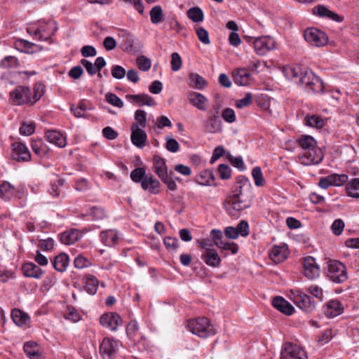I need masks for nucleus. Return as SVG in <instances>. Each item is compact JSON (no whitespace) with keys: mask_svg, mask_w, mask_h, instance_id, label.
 <instances>
[{"mask_svg":"<svg viewBox=\"0 0 359 359\" xmlns=\"http://www.w3.org/2000/svg\"><path fill=\"white\" fill-rule=\"evenodd\" d=\"M43 93V86L40 83L34 84L32 91L29 87L19 86L10 93V100L15 105L33 104L40 100Z\"/></svg>","mask_w":359,"mask_h":359,"instance_id":"nucleus-1","label":"nucleus"},{"mask_svg":"<svg viewBox=\"0 0 359 359\" xmlns=\"http://www.w3.org/2000/svg\"><path fill=\"white\" fill-rule=\"evenodd\" d=\"M189 330L199 337L206 338L215 334V330L207 318H198L189 320L187 323Z\"/></svg>","mask_w":359,"mask_h":359,"instance_id":"nucleus-2","label":"nucleus"},{"mask_svg":"<svg viewBox=\"0 0 359 359\" xmlns=\"http://www.w3.org/2000/svg\"><path fill=\"white\" fill-rule=\"evenodd\" d=\"M327 275L335 283H341L348 279L345 265L336 259H331L327 262Z\"/></svg>","mask_w":359,"mask_h":359,"instance_id":"nucleus-3","label":"nucleus"},{"mask_svg":"<svg viewBox=\"0 0 359 359\" xmlns=\"http://www.w3.org/2000/svg\"><path fill=\"white\" fill-rule=\"evenodd\" d=\"M299 83L304 85L308 92H322L323 90L322 81L311 71L301 72Z\"/></svg>","mask_w":359,"mask_h":359,"instance_id":"nucleus-4","label":"nucleus"},{"mask_svg":"<svg viewBox=\"0 0 359 359\" xmlns=\"http://www.w3.org/2000/svg\"><path fill=\"white\" fill-rule=\"evenodd\" d=\"M57 30L55 22H48L34 29L28 27L27 32L37 37L41 41H48Z\"/></svg>","mask_w":359,"mask_h":359,"instance_id":"nucleus-5","label":"nucleus"},{"mask_svg":"<svg viewBox=\"0 0 359 359\" xmlns=\"http://www.w3.org/2000/svg\"><path fill=\"white\" fill-rule=\"evenodd\" d=\"M304 37L309 44L316 47L323 46L327 42L325 34L316 28L306 29L304 31Z\"/></svg>","mask_w":359,"mask_h":359,"instance_id":"nucleus-6","label":"nucleus"},{"mask_svg":"<svg viewBox=\"0 0 359 359\" xmlns=\"http://www.w3.org/2000/svg\"><path fill=\"white\" fill-rule=\"evenodd\" d=\"M302 164L305 165H315L320 163L323 158L321 150L315 146L310 150H305L299 156Z\"/></svg>","mask_w":359,"mask_h":359,"instance_id":"nucleus-7","label":"nucleus"},{"mask_svg":"<svg viewBox=\"0 0 359 359\" xmlns=\"http://www.w3.org/2000/svg\"><path fill=\"white\" fill-rule=\"evenodd\" d=\"M276 43L269 36L258 37L253 42L254 50L257 54L264 55L269 51L276 48Z\"/></svg>","mask_w":359,"mask_h":359,"instance_id":"nucleus-8","label":"nucleus"},{"mask_svg":"<svg viewBox=\"0 0 359 359\" xmlns=\"http://www.w3.org/2000/svg\"><path fill=\"white\" fill-rule=\"evenodd\" d=\"M225 207L228 212L236 216L237 213L249 207L242 198H238V194L229 196L225 201Z\"/></svg>","mask_w":359,"mask_h":359,"instance_id":"nucleus-9","label":"nucleus"},{"mask_svg":"<svg viewBox=\"0 0 359 359\" xmlns=\"http://www.w3.org/2000/svg\"><path fill=\"white\" fill-rule=\"evenodd\" d=\"M280 359H306L304 350L293 344H285L282 348Z\"/></svg>","mask_w":359,"mask_h":359,"instance_id":"nucleus-10","label":"nucleus"},{"mask_svg":"<svg viewBox=\"0 0 359 359\" xmlns=\"http://www.w3.org/2000/svg\"><path fill=\"white\" fill-rule=\"evenodd\" d=\"M348 182V176L345 174H332L327 177H321L318 185L323 189H327L330 186L340 187Z\"/></svg>","mask_w":359,"mask_h":359,"instance_id":"nucleus-11","label":"nucleus"},{"mask_svg":"<svg viewBox=\"0 0 359 359\" xmlns=\"http://www.w3.org/2000/svg\"><path fill=\"white\" fill-rule=\"evenodd\" d=\"M302 264L304 275L309 279L312 280L320 276V268L313 257H305Z\"/></svg>","mask_w":359,"mask_h":359,"instance_id":"nucleus-12","label":"nucleus"},{"mask_svg":"<svg viewBox=\"0 0 359 359\" xmlns=\"http://www.w3.org/2000/svg\"><path fill=\"white\" fill-rule=\"evenodd\" d=\"M12 158L18 162H27L31 160V154L27 146L22 142H14L12 144Z\"/></svg>","mask_w":359,"mask_h":359,"instance_id":"nucleus-13","label":"nucleus"},{"mask_svg":"<svg viewBox=\"0 0 359 359\" xmlns=\"http://www.w3.org/2000/svg\"><path fill=\"white\" fill-rule=\"evenodd\" d=\"M117 341L105 338L100 346V353L103 359H114L116 355Z\"/></svg>","mask_w":359,"mask_h":359,"instance_id":"nucleus-14","label":"nucleus"},{"mask_svg":"<svg viewBox=\"0 0 359 359\" xmlns=\"http://www.w3.org/2000/svg\"><path fill=\"white\" fill-rule=\"evenodd\" d=\"M100 322L103 327L114 331L121 324L122 320L116 313H107L100 317Z\"/></svg>","mask_w":359,"mask_h":359,"instance_id":"nucleus-15","label":"nucleus"},{"mask_svg":"<svg viewBox=\"0 0 359 359\" xmlns=\"http://www.w3.org/2000/svg\"><path fill=\"white\" fill-rule=\"evenodd\" d=\"M131 131V141L133 144L139 148H143L147 139L146 133L139 128L138 123H133L132 125Z\"/></svg>","mask_w":359,"mask_h":359,"instance_id":"nucleus-16","label":"nucleus"},{"mask_svg":"<svg viewBox=\"0 0 359 359\" xmlns=\"http://www.w3.org/2000/svg\"><path fill=\"white\" fill-rule=\"evenodd\" d=\"M189 102L201 111H206L208 100L203 94L197 92H191L188 94Z\"/></svg>","mask_w":359,"mask_h":359,"instance_id":"nucleus-17","label":"nucleus"},{"mask_svg":"<svg viewBox=\"0 0 359 359\" xmlns=\"http://www.w3.org/2000/svg\"><path fill=\"white\" fill-rule=\"evenodd\" d=\"M294 302L297 306L306 312H310L315 308V304L311 302L309 295L299 293L294 297Z\"/></svg>","mask_w":359,"mask_h":359,"instance_id":"nucleus-18","label":"nucleus"},{"mask_svg":"<svg viewBox=\"0 0 359 359\" xmlns=\"http://www.w3.org/2000/svg\"><path fill=\"white\" fill-rule=\"evenodd\" d=\"M23 274L26 277L40 279L43 273L41 269L32 262L25 263L22 266Z\"/></svg>","mask_w":359,"mask_h":359,"instance_id":"nucleus-19","label":"nucleus"},{"mask_svg":"<svg viewBox=\"0 0 359 359\" xmlns=\"http://www.w3.org/2000/svg\"><path fill=\"white\" fill-rule=\"evenodd\" d=\"M273 306L283 313L290 316L293 313L294 309L290 303L281 297H276L273 299Z\"/></svg>","mask_w":359,"mask_h":359,"instance_id":"nucleus-20","label":"nucleus"},{"mask_svg":"<svg viewBox=\"0 0 359 359\" xmlns=\"http://www.w3.org/2000/svg\"><path fill=\"white\" fill-rule=\"evenodd\" d=\"M187 83L191 88L197 90H203L208 85L207 81L203 76L194 72L188 74Z\"/></svg>","mask_w":359,"mask_h":359,"instance_id":"nucleus-21","label":"nucleus"},{"mask_svg":"<svg viewBox=\"0 0 359 359\" xmlns=\"http://www.w3.org/2000/svg\"><path fill=\"white\" fill-rule=\"evenodd\" d=\"M141 186L144 190L149 189L151 194H157L159 192L160 182L151 174L144 177Z\"/></svg>","mask_w":359,"mask_h":359,"instance_id":"nucleus-22","label":"nucleus"},{"mask_svg":"<svg viewBox=\"0 0 359 359\" xmlns=\"http://www.w3.org/2000/svg\"><path fill=\"white\" fill-rule=\"evenodd\" d=\"M126 332L128 337L134 342H140L144 338V334L140 331L138 323L136 320H131L127 326Z\"/></svg>","mask_w":359,"mask_h":359,"instance_id":"nucleus-23","label":"nucleus"},{"mask_svg":"<svg viewBox=\"0 0 359 359\" xmlns=\"http://www.w3.org/2000/svg\"><path fill=\"white\" fill-rule=\"evenodd\" d=\"M204 262L212 267H218L220 265L221 259L215 250H208L201 256Z\"/></svg>","mask_w":359,"mask_h":359,"instance_id":"nucleus-24","label":"nucleus"},{"mask_svg":"<svg viewBox=\"0 0 359 359\" xmlns=\"http://www.w3.org/2000/svg\"><path fill=\"white\" fill-rule=\"evenodd\" d=\"M47 140L58 147H65L67 144L66 137L57 130H48L46 133Z\"/></svg>","mask_w":359,"mask_h":359,"instance_id":"nucleus-25","label":"nucleus"},{"mask_svg":"<svg viewBox=\"0 0 359 359\" xmlns=\"http://www.w3.org/2000/svg\"><path fill=\"white\" fill-rule=\"evenodd\" d=\"M205 128L206 132L210 133L220 132L222 128V123L219 116L217 114H212L206 121Z\"/></svg>","mask_w":359,"mask_h":359,"instance_id":"nucleus-26","label":"nucleus"},{"mask_svg":"<svg viewBox=\"0 0 359 359\" xmlns=\"http://www.w3.org/2000/svg\"><path fill=\"white\" fill-rule=\"evenodd\" d=\"M343 310L344 308L339 301L332 300L326 304L325 314L328 317L334 318L340 315Z\"/></svg>","mask_w":359,"mask_h":359,"instance_id":"nucleus-27","label":"nucleus"},{"mask_svg":"<svg viewBox=\"0 0 359 359\" xmlns=\"http://www.w3.org/2000/svg\"><path fill=\"white\" fill-rule=\"evenodd\" d=\"M102 242L107 246H114L118 243V236L116 230L109 229L100 233Z\"/></svg>","mask_w":359,"mask_h":359,"instance_id":"nucleus-28","label":"nucleus"},{"mask_svg":"<svg viewBox=\"0 0 359 359\" xmlns=\"http://www.w3.org/2000/svg\"><path fill=\"white\" fill-rule=\"evenodd\" d=\"M126 98L140 105L155 106L156 102L154 98L147 94L127 95Z\"/></svg>","mask_w":359,"mask_h":359,"instance_id":"nucleus-29","label":"nucleus"},{"mask_svg":"<svg viewBox=\"0 0 359 359\" xmlns=\"http://www.w3.org/2000/svg\"><path fill=\"white\" fill-rule=\"evenodd\" d=\"M233 81L238 86H246L249 83L250 74L246 69H238L233 72Z\"/></svg>","mask_w":359,"mask_h":359,"instance_id":"nucleus-30","label":"nucleus"},{"mask_svg":"<svg viewBox=\"0 0 359 359\" xmlns=\"http://www.w3.org/2000/svg\"><path fill=\"white\" fill-rule=\"evenodd\" d=\"M154 171L160 179H165L169 174L165 161L158 155L154 156Z\"/></svg>","mask_w":359,"mask_h":359,"instance_id":"nucleus-31","label":"nucleus"},{"mask_svg":"<svg viewBox=\"0 0 359 359\" xmlns=\"http://www.w3.org/2000/svg\"><path fill=\"white\" fill-rule=\"evenodd\" d=\"M81 233L77 229L67 230L60 235V241L63 244L72 245L77 241Z\"/></svg>","mask_w":359,"mask_h":359,"instance_id":"nucleus-32","label":"nucleus"},{"mask_svg":"<svg viewBox=\"0 0 359 359\" xmlns=\"http://www.w3.org/2000/svg\"><path fill=\"white\" fill-rule=\"evenodd\" d=\"M271 259L276 264L280 263L286 259V249L284 246H274L270 251Z\"/></svg>","mask_w":359,"mask_h":359,"instance_id":"nucleus-33","label":"nucleus"},{"mask_svg":"<svg viewBox=\"0 0 359 359\" xmlns=\"http://www.w3.org/2000/svg\"><path fill=\"white\" fill-rule=\"evenodd\" d=\"M85 283V289L90 294L96 293L99 281L95 276L91 274L86 275L83 278Z\"/></svg>","mask_w":359,"mask_h":359,"instance_id":"nucleus-34","label":"nucleus"},{"mask_svg":"<svg viewBox=\"0 0 359 359\" xmlns=\"http://www.w3.org/2000/svg\"><path fill=\"white\" fill-rule=\"evenodd\" d=\"M11 318L13 322L18 326L25 325L29 322V316L18 309L12 310Z\"/></svg>","mask_w":359,"mask_h":359,"instance_id":"nucleus-35","label":"nucleus"},{"mask_svg":"<svg viewBox=\"0 0 359 359\" xmlns=\"http://www.w3.org/2000/svg\"><path fill=\"white\" fill-rule=\"evenodd\" d=\"M68 264L69 257L65 253H60L57 255L53 262V267L55 270L60 272H64L66 271Z\"/></svg>","mask_w":359,"mask_h":359,"instance_id":"nucleus-36","label":"nucleus"},{"mask_svg":"<svg viewBox=\"0 0 359 359\" xmlns=\"http://www.w3.org/2000/svg\"><path fill=\"white\" fill-rule=\"evenodd\" d=\"M23 349L30 359H41V353L34 341H27L24 344Z\"/></svg>","mask_w":359,"mask_h":359,"instance_id":"nucleus-37","label":"nucleus"},{"mask_svg":"<svg viewBox=\"0 0 359 359\" xmlns=\"http://www.w3.org/2000/svg\"><path fill=\"white\" fill-rule=\"evenodd\" d=\"M313 13L320 17H327L330 19L335 21H340V17L334 12L330 11L327 8L324 6H318L313 8Z\"/></svg>","mask_w":359,"mask_h":359,"instance_id":"nucleus-38","label":"nucleus"},{"mask_svg":"<svg viewBox=\"0 0 359 359\" xmlns=\"http://www.w3.org/2000/svg\"><path fill=\"white\" fill-rule=\"evenodd\" d=\"M297 144L303 149V151H305V150L312 149V148H314L315 146H316V140L310 135L301 136L297 140Z\"/></svg>","mask_w":359,"mask_h":359,"instance_id":"nucleus-39","label":"nucleus"},{"mask_svg":"<svg viewBox=\"0 0 359 359\" xmlns=\"http://www.w3.org/2000/svg\"><path fill=\"white\" fill-rule=\"evenodd\" d=\"M15 191V188L8 182H4L0 184V198L5 201L11 198Z\"/></svg>","mask_w":359,"mask_h":359,"instance_id":"nucleus-40","label":"nucleus"},{"mask_svg":"<svg viewBox=\"0 0 359 359\" xmlns=\"http://www.w3.org/2000/svg\"><path fill=\"white\" fill-rule=\"evenodd\" d=\"M346 188L349 196L359 198V178H355L348 182Z\"/></svg>","mask_w":359,"mask_h":359,"instance_id":"nucleus-41","label":"nucleus"},{"mask_svg":"<svg viewBox=\"0 0 359 359\" xmlns=\"http://www.w3.org/2000/svg\"><path fill=\"white\" fill-rule=\"evenodd\" d=\"M33 151L40 157H43L48 154L46 145L41 140H34L32 143Z\"/></svg>","mask_w":359,"mask_h":359,"instance_id":"nucleus-42","label":"nucleus"},{"mask_svg":"<svg viewBox=\"0 0 359 359\" xmlns=\"http://www.w3.org/2000/svg\"><path fill=\"white\" fill-rule=\"evenodd\" d=\"M301 69L298 66H285L283 68V73L287 79H294L299 76Z\"/></svg>","mask_w":359,"mask_h":359,"instance_id":"nucleus-43","label":"nucleus"},{"mask_svg":"<svg viewBox=\"0 0 359 359\" xmlns=\"http://www.w3.org/2000/svg\"><path fill=\"white\" fill-rule=\"evenodd\" d=\"M151 21L154 24H158L163 20V11L160 6H155L149 12Z\"/></svg>","mask_w":359,"mask_h":359,"instance_id":"nucleus-44","label":"nucleus"},{"mask_svg":"<svg viewBox=\"0 0 359 359\" xmlns=\"http://www.w3.org/2000/svg\"><path fill=\"white\" fill-rule=\"evenodd\" d=\"M187 16L195 22H200L203 20V13L198 7H193L189 9Z\"/></svg>","mask_w":359,"mask_h":359,"instance_id":"nucleus-45","label":"nucleus"},{"mask_svg":"<svg viewBox=\"0 0 359 359\" xmlns=\"http://www.w3.org/2000/svg\"><path fill=\"white\" fill-rule=\"evenodd\" d=\"M305 121L306 124L310 127L322 128L325 126V121L319 116H306Z\"/></svg>","mask_w":359,"mask_h":359,"instance_id":"nucleus-46","label":"nucleus"},{"mask_svg":"<svg viewBox=\"0 0 359 359\" xmlns=\"http://www.w3.org/2000/svg\"><path fill=\"white\" fill-rule=\"evenodd\" d=\"M70 109L76 118H85L86 117V112L87 111V107L83 100H81L79 102L78 106L76 107H74V105H72Z\"/></svg>","mask_w":359,"mask_h":359,"instance_id":"nucleus-47","label":"nucleus"},{"mask_svg":"<svg viewBox=\"0 0 359 359\" xmlns=\"http://www.w3.org/2000/svg\"><path fill=\"white\" fill-rule=\"evenodd\" d=\"M163 243L165 248L170 252H175L179 247L177 238L166 236L163 239Z\"/></svg>","mask_w":359,"mask_h":359,"instance_id":"nucleus-48","label":"nucleus"},{"mask_svg":"<svg viewBox=\"0 0 359 359\" xmlns=\"http://www.w3.org/2000/svg\"><path fill=\"white\" fill-rule=\"evenodd\" d=\"M15 45L17 49L27 53H32V48L34 46V43L22 39L17 41Z\"/></svg>","mask_w":359,"mask_h":359,"instance_id":"nucleus-49","label":"nucleus"},{"mask_svg":"<svg viewBox=\"0 0 359 359\" xmlns=\"http://www.w3.org/2000/svg\"><path fill=\"white\" fill-rule=\"evenodd\" d=\"M136 64L141 71L147 72L151 68V61L145 56L141 55L137 58Z\"/></svg>","mask_w":359,"mask_h":359,"instance_id":"nucleus-50","label":"nucleus"},{"mask_svg":"<svg viewBox=\"0 0 359 359\" xmlns=\"http://www.w3.org/2000/svg\"><path fill=\"white\" fill-rule=\"evenodd\" d=\"M252 176L255 180V184L257 187H262L265 184V180L259 167H255L252 170Z\"/></svg>","mask_w":359,"mask_h":359,"instance_id":"nucleus-51","label":"nucleus"},{"mask_svg":"<svg viewBox=\"0 0 359 359\" xmlns=\"http://www.w3.org/2000/svg\"><path fill=\"white\" fill-rule=\"evenodd\" d=\"M0 65L4 69L15 68L18 66V60L15 57L7 56L1 60Z\"/></svg>","mask_w":359,"mask_h":359,"instance_id":"nucleus-52","label":"nucleus"},{"mask_svg":"<svg viewBox=\"0 0 359 359\" xmlns=\"http://www.w3.org/2000/svg\"><path fill=\"white\" fill-rule=\"evenodd\" d=\"M145 169L144 168H137L133 170L130 173V177L135 182H141L145 176H147Z\"/></svg>","mask_w":359,"mask_h":359,"instance_id":"nucleus-53","label":"nucleus"},{"mask_svg":"<svg viewBox=\"0 0 359 359\" xmlns=\"http://www.w3.org/2000/svg\"><path fill=\"white\" fill-rule=\"evenodd\" d=\"M106 101L110 104L121 108L123 107V101L114 93H107L105 95Z\"/></svg>","mask_w":359,"mask_h":359,"instance_id":"nucleus-54","label":"nucleus"},{"mask_svg":"<svg viewBox=\"0 0 359 359\" xmlns=\"http://www.w3.org/2000/svg\"><path fill=\"white\" fill-rule=\"evenodd\" d=\"M147 114L144 111L138 109L135 114V123H138L139 128H145L147 125Z\"/></svg>","mask_w":359,"mask_h":359,"instance_id":"nucleus-55","label":"nucleus"},{"mask_svg":"<svg viewBox=\"0 0 359 359\" xmlns=\"http://www.w3.org/2000/svg\"><path fill=\"white\" fill-rule=\"evenodd\" d=\"M35 124L33 122L23 123L20 128L21 135L29 136L34 133Z\"/></svg>","mask_w":359,"mask_h":359,"instance_id":"nucleus-56","label":"nucleus"},{"mask_svg":"<svg viewBox=\"0 0 359 359\" xmlns=\"http://www.w3.org/2000/svg\"><path fill=\"white\" fill-rule=\"evenodd\" d=\"M344 226L345 224L344 221L341 219H337L333 222L331 226V229L334 235L339 236L343 232Z\"/></svg>","mask_w":359,"mask_h":359,"instance_id":"nucleus-57","label":"nucleus"},{"mask_svg":"<svg viewBox=\"0 0 359 359\" xmlns=\"http://www.w3.org/2000/svg\"><path fill=\"white\" fill-rule=\"evenodd\" d=\"M171 69L174 72L178 71L182 64V58L177 53H173L171 55Z\"/></svg>","mask_w":359,"mask_h":359,"instance_id":"nucleus-58","label":"nucleus"},{"mask_svg":"<svg viewBox=\"0 0 359 359\" xmlns=\"http://www.w3.org/2000/svg\"><path fill=\"white\" fill-rule=\"evenodd\" d=\"M74 266L77 269H83L91 265V262L82 255H78L74 262Z\"/></svg>","mask_w":359,"mask_h":359,"instance_id":"nucleus-59","label":"nucleus"},{"mask_svg":"<svg viewBox=\"0 0 359 359\" xmlns=\"http://www.w3.org/2000/svg\"><path fill=\"white\" fill-rule=\"evenodd\" d=\"M166 145L165 147L167 150H168L170 152L175 153L177 152L180 149V145L177 141L172 137H166Z\"/></svg>","mask_w":359,"mask_h":359,"instance_id":"nucleus-60","label":"nucleus"},{"mask_svg":"<svg viewBox=\"0 0 359 359\" xmlns=\"http://www.w3.org/2000/svg\"><path fill=\"white\" fill-rule=\"evenodd\" d=\"M252 100V95L250 93H247L243 98L236 101V107L238 109L248 107L251 104Z\"/></svg>","mask_w":359,"mask_h":359,"instance_id":"nucleus-61","label":"nucleus"},{"mask_svg":"<svg viewBox=\"0 0 359 359\" xmlns=\"http://www.w3.org/2000/svg\"><path fill=\"white\" fill-rule=\"evenodd\" d=\"M222 116L227 123H231L236 121L234 111L231 108H226L222 111Z\"/></svg>","mask_w":359,"mask_h":359,"instance_id":"nucleus-62","label":"nucleus"},{"mask_svg":"<svg viewBox=\"0 0 359 359\" xmlns=\"http://www.w3.org/2000/svg\"><path fill=\"white\" fill-rule=\"evenodd\" d=\"M197 36L198 39L203 43V44H209L210 43V39H209V35L207 30H205L203 27H198L196 29Z\"/></svg>","mask_w":359,"mask_h":359,"instance_id":"nucleus-63","label":"nucleus"},{"mask_svg":"<svg viewBox=\"0 0 359 359\" xmlns=\"http://www.w3.org/2000/svg\"><path fill=\"white\" fill-rule=\"evenodd\" d=\"M126 74V70L123 67L120 65H114L112 67L111 75L114 78L121 79L125 76Z\"/></svg>","mask_w":359,"mask_h":359,"instance_id":"nucleus-64","label":"nucleus"}]
</instances>
